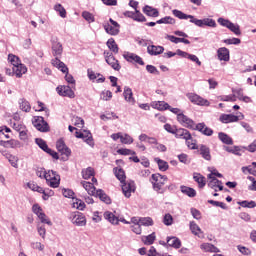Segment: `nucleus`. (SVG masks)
Listing matches in <instances>:
<instances>
[{"label": "nucleus", "instance_id": "f257e3e1", "mask_svg": "<svg viewBox=\"0 0 256 256\" xmlns=\"http://www.w3.org/2000/svg\"><path fill=\"white\" fill-rule=\"evenodd\" d=\"M173 16L177 17L178 19H190V23H194V25H196L197 27H203L204 25H206L207 27H216L217 23L215 22V20L213 19H204V20H199L197 18H195V16L193 15H187L183 12H181V10H173L172 11Z\"/></svg>", "mask_w": 256, "mask_h": 256}, {"label": "nucleus", "instance_id": "f03ea898", "mask_svg": "<svg viewBox=\"0 0 256 256\" xmlns=\"http://www.w3.org/2000/svg\"><path fill=\"white\" fill-rule=\"evenodd\" d=\"M150 183L152 184L154 191L163 195L166 191L165 183H167V176H163L159 173L152 174Z\"/></svg>", "mask_w": 256, "mask_h": 256}, {"label": "nucleus", "instance_id": "7ed1b4c3", "mask_svg": "<svg viewBox=\"0 0 256 256\" xmlns=\"http://www.w3.org/2000/svg\"><path fill=\"white\" fill-rule=\"evenodd\" d=\"M46 183L48 187H52V189H57V187L61 185V176H59L57 172L49 170L48 176H46Z\"/></svg>", "mask_w": 256, "mask_h": 256}, {"label": "nucleus", "instance_id": "20e7f679", "mask_svg": "<svg viewBox=\"0 0 256 256\" xmlns=\"http://www.w3.org/2000/svg\"><path fill=\"white\" fill-rule=\"evenodd\" d=\"M218 23L222 27H226L229 29L234 35H241V28L238 24H234L233 22L225 19V18H218Z\"/></svg>", "mask_w": 256, "mask_h": 256}, {"label": "nucleus", "instance_id": "39448f33", "mask_svg": "<svg viewBox=\"0 0 256 256\" xmlns=\"http://www.w3.org/2000/svg\"><path fill=\"white\" fill-rule=\"evenodd\" d=\"M186 97L194 105H200L201 107H209V105H210L209 100H207L195 93H188V94H186Z\"/></svg>", "mask_w": 256, "mask_h": 256}, {"label": "nucleus", "instance_id": "423d86ee", "mask_svg": "<svg viewBox=\"0 0 256 256\" xmlns=\"http://www.w3.org/2000/svg\"><path fill=\"white\" fill-rule=\"evenodd\" d=\"M71 222L77 227H85L87 225V218L81 212H74L70 215Z\"/></svg>", "mask_w": 256, "mask_h": 256}, {"label": "nucleus", "instance_id": "0eeeda50", "mask_svg": "<svg viewBox=\"0 0 256 256\" xmlns=\"http://www.w3.org/2000/svg\"><path fill=\"white\" fill-rule=\"evenodd\" d=\"M110 23H105L104 24V29L106 31V33H108V35H119V29L121 28V26L119 25V23H117V21L113 20V18L109 19Z\"/></svg>", "mask_w": 256, "mask_h": 256}, {"label": "nucleus", "instance_id": "6e6552de", "mask_svg": "<svg viewBox=\"0 0 256 256\" xmlns=\"http://www.w3.org/2000/svg\"><path fill=\"white\" fill-rule=\"evenodd\" d=\"M104 57H105L106 63H108V65L112 69H114V71H121V64H119V60H117L115 58L113 53L105 51L104 52Z\"/></svg>", "mask_w": 256, "mask_h": 256}, {"label": "nucleus", "instance_id": "1a4fd4ad", "mask_svg": "<svg viewBox=\"0 0 256 256\" xmlns=\"http://www.w3.org/2000/svg\"><path fill=\"white\" fill-rule=\"evenodd\" d=\"M32 211L35 215H37L41 223H46V225H52L51 220L47 218V215L45 214V212H43V208H41L39 204H34L32 206Z\"/></svg>", "mask_w": 256, "mask_h": 256}, {"label": "nucleus", "instance_id": "9d476101", "mask_svg": "<svg viewBox=\"0 0 256 256\" xmlns=\"http://www.w3.org/2000/svg\"><path fill=\"white\" fill-rule=\"evenodd\" d=\"M33 125L38 131H41L42 133H47V131H49V124H47L45 119L41 116L34 117Z\"/></svg>", "mask_w": 256, "mask_h": 256}, {"label": "nucleus", "instance_id": "9b49d317", "mask_svg": "<svg viewBox=\"0 0 256 256\" xmlns=\"http://www.w3.org/2000/svg\"><path fill=\"white\" fill-rule=\"evenodd\" d=\"M177 121L180 123V125H182V127H186L187 129H195V122L183 113H179L177 115Z\"/></svg>", "mask_w": 256, "mask_h": 256}, {"label": "nucleus", "instance_id": "f8f14e48", "mask_svg": "<svg viewBox=\"0 0 256 256\" xmlns=\"http://www.w3.org/2000/svg\"><path fill=\"white\" fill-rule=\"evenodd\" d=\"M56 91L60 97H68L69 99H75V92L71 87L66 85H60L56 88Z\"/></svg>", "mask_w": 256, "mask_h": 256}, {"label": "nucleus", "instance_id": "ddd939ff", "mask_svg": "<svg viewBox=\"0 0 256 256\" xmlns=\"http://www.w3.org/2000/svg\"><path fill=\"white\" fill-rule=\"evenodd\" d=\"M56 149L59 153H61V155L65 156L64 159H69V157L71 156V149H69V147H67V145L65 144V141H63V139H59L56 142Z\"/></svg>", "mask_w": 256, "mask_h": 256}, {"label": "nucleus", "instance_id": "4468645a", "mask_svg": "<svg viewBox=\"0 0 256 256\" xmlns=\"http://www.w3.org/2000/svg\"><path fill=\"white\" fill-rule=\"evenodd\" d=\"M135 182L134 181H128L122 183V193L127 198L131 197V193H135Z\"/></svg>", "mask_w": 256, "mask_h": 256}, {"label": "nucleus", "instance_id": "2eb2a0df", "mask_svg": "<svg viewBox=\"0 0 256 256\" xmlns=\"http://www.w3.org/2000/svg\"><path fill=\"white\" fill-rule=\"evenodd\" d=\"M208 179H210L208 182V187H210V189H214V191H217V189L223 191V182H221V180L215 178L213 174H209Z\"/></svg>", "mask_w": 256, "mask_h": 256}, {"label": "nucleus", "instance_id": "dca6fc26", "mask_svg": "<svg viewBox=\"0 0 256 256\" xmlns=\"http://www.w3.org/2000/svg\"><path fill=\"white\" fill-rule=\"evenodd\" d=\"M124 59L128 61L129 63H138V65H145V62L143 61V58H141L139 55L134 53H126L123 55Z\"/></svg>", "mask_w": 256, "mask_h": 256}, {"label": "nucleus", "instance_id": "f3484780", "mask_svg": "<svg viewBox=\"0 0 256 256\" xmlns=\"http://www.w3.org/2000/svg\"><path fill=\"white\" fill-rule=\"evenodd\" d=\"M196 128L197 131H199L200 133H202V135H206V137H211V135H213V129L207 127V125L205 123H199L196 126H194Z\"/></svg>", "mask_w": 256, "mask_h": 256}, {"label": "nucleus", "instance_id": "a211bd4d", "mask_svg": "<svg viewBox=\"0 0 256 256\" xmlns=\"http://www.w3.org/2000/svg\"><path fill=\"white\" fill-rule=\"evenodd\" d=\"M2 155L3 157H5V159L9 161L10 165H12L15 169L19 167V158L17 156L12 155L8 151L2 152Z\"/></svg>", "mask_w": 256, "mask_h": 256}, {"label": "nucleus", "instance_id": "6ab92c4d", "mask_svg": "<svg viewBox=\"0 0 256 256\" xmlns=\"http://www.w3.org/2000/svg\"><path fill=\"white\" fill-rule=\"evenodd\" d=\"M219 121L221 123H237L239 121V116H235L233 114H222L219 117Z\"/></svg>", "mask_w": 256, "mask_h": 256}, {"label": "nucleus", "instance_id": "aec40b11", "mask_svg": "<svg viewBox=\"0 0 256 256\" xmlns=\"http://www.w3.org/2000/svg\"><path fill=\"white\" fill-rule=\"evenodd\" d=\"M52 53L54 57H59L63 53V45L57 39L52 40Z\"/></svg>", "mask_w": 256, "mask_h": 256}, {"label": "nucleus", "instance_id": "412c9836", "mask_svg": "<svg viewBox=\"0 0 256 256\" xmlns=\"http://www.w3.org/2000/svg\"><path fill=\"white\" fill-rule=\"evenodd\" d=\"M151 107L153 109H157L158 111H167V109H171L169 103L165 101H153L151 102Z\"/></svg>", "mask_w": 256, "mask_h": 256}, {"label": "nucleus", "instance_id": "4be33fe9", "mask_svg": "<svg viewBox=\"0 0 256 256\" xmlns=\"http://www.w3.org/2000/svg\"><path fill=\"white\" fill-rule=\"evenodd\" d=\"M81 185L85 189V191H87L88 195H92V196L97 195V188H95V185L93 183L82 181Z\"/></svg>", "mask_w": 256, "mask_h": 256}, {"label": "nucleus", "instance_id": "5701e85b", "mask_svg": "<svg viewBox=\"0 0 256 256\" xmlns=\"http://www.w3.org/2000/svg\"><path fill=\"white\" fill-rule=\"evenodd\" d=\"M174 135H175L176 139L186 140V139L191 138V132H189V130L184 129V128H177Z\"/></svg>", "mask_w": 256, "mask_h": 256}, {"label": "nucleus", "instance_id": "b1692460", "mask_svg": "<svg viewBox=\"0 0 256 256\" xmlns=\"http://www.w3.org/2000/svg\"><path fill=\"white\" fill-rule=\"evenodd\" d=\"M12 70H13V74L18 79H20V77H23V75L27 73V66H25L24 64H19L18 66H14Z\"/></svg>", "mask_w": 256, "mask_h": 256}, {"label": "nucleus", "instance_id": "393cba45", "mask_svg": "<svg viewBox=\"0 0 256 256\" xmlns=\"http://www.w3.org/2000/svg\"><path fill=\"white\" fill-rule=\"evenodd\" d=\"M123 95L127 103H130V105H135V98L133 97V90H131V88L125 87Z\"/></svg>", "mask_w": 256, "mask_h": 256}, {"label": "nucleus", "instance_id": "a878e982", "mask_svg": "<svg viewBox=\"0 0 256 256\" xmlns=\"http://www.w3.org/2000/svg\"><path fill=\"white\" fill-rule=\"evenodd\" d=\"M53 67H56L57 69L61 70L62 73H69V68L65 63L61 62L59 58H55L52 60Z\"/></svg>", "mask_w": 256, "mask_h": 256}, {"label": "nucleus", "instance_id": "bb28decb", "mask_svg": "<svg viewBox=\"0 0 256 256\" xmlns=\"http://www.w3.org/2000/svg\"><path fill=\"white\" fill-rule=\"evenodd\" d=\"M163 51H165V48L163 46L149 45L147 47V53L149 55H161Z\"/></svg>", "mask_w": 256, "mask_h": 256}, {"label": "nucleus", "instance_id": "cd10ccee", "mask_svg": "<svg viewBox=\"0 0 256 256\" xmlns=\"http://www.w3.org/2000/svg\"><path fill=\"white\" fill-rule=\"evenodd\" d=\"M217 55L220 61H229V49L226 47L219 48L217 50Z\"/></svg>", "mask_w": 256, "mask_h": 256}, {"label": "nucleus", "instance_id": "c85d7f7f", "mask_svg": "<svg viewBox=\"0 0 256 256\" xmlns=\"http://www.w3.org/2000/svg\"><path fill=\"white\" fill-rule=\"evenodd\" d=\"M200 155H202L203 159L206 161H211V149L207 145H201L200 146Z\"/></svg>", "mask_w": 256, "mask_h": 256}, {"label": "nucleus", "instance_id": "c756f323", "mask_svg": "<svg viewBox=\"0 0 256 256\" xmlns=\"http://www.w3.org/2000/svg\"><path fill=\"white\" fill-rule=\"evenodd\" d=\"M200 248L202 251H206V253H219V248L211 243H203Z\"/></svg>", "mask_w": 256, "mask_h": 256}, {"label": "nucleus", "instance_id": "7c9ffc66", "mask_svg": "<svg viewBox=\"0 0 256 256\" xmlns=\"http://www.w3.org/2000/svg\"><path fill=\"white\" fill-rule=\"evenodd\" d=\"M115 177L120 181V183H125V179H127V176L125 175V170L123 168H114L113 169Z\"/></svg>", "mask_w": 256, "mask_h": 256}, {"label": "nucleus", "instance_id": "2f4dec72", "mask_svg": "<svg viewBox=\"0 0 256 256\" xmlns=\"http://www.w3.org/2000/svg\"><path fill=\"white\" fill-rule=\"evenodd\" d=\"M143 13L148 17H157L159 15V10H157V8L146 5L143 8Z\"/></svg>", "mask_w": 256, "mask_h": 256}, {"label": "nucleus", "instance_id": "473e14b6", "mask_svg": "<svg viewBox=\"0 0 256 256\" xmlns=\"http://www.w3.org/2000/svg\"><path fill=\"white\" fill-rule=\"evenodd\" d=\"M180 191L187 197H197V191L195 189L188 186H180Z\"/></svg>", "mask_w": 256, "mask_h": 256}, {"label": "nucleus", "instance_id": "72a5a7b5", "mask_svg": "<svg viewBox=\"0 0 256 256\" xmlns=\"http://www.w3.org/2000/svg\"><path fill=\"white\" fill-rule=\"evenodd\" d=\"M218 139L225 145H233V138L228 136L225 132H219Z\"/></svg>", "mask_w": 256, "mask_h": 256}, {"label": "nucleus", "instance_id": "f704fd0d", "mask_svg": "<svg viewBox=\"0 0 256 256\" xmlns=\"http://www.w3.org/2000/svg\"><path fill=\"white\" fill-rule=\"evenodd\" d=\"M96 197H99L100 201H103L106 205H111V198L103 190H96Z\"/></svg>", "mask_w": 256, "mask_h": 256}, {"label": "nucleus", "instance_id": "c9c22d12", "mask_svg": "<svg viewBox=\"0 0 256 256\" xmlns=\"http://www.w3.org/2000/svg\"><path fill=\"white\" fill-rule=\"evenodd\" d=\"M106 45H107L108 49H110V51H112V53H115V55H117V53H119V46L117 45V42H115V39H113V38L108 39Z\"/></svg>", "mask_w": 256, "mask_h": 256}, {"label": "nucleus", "instance_id": "e433bc0d", "mask_svg": "<svg viewBox=\"0 0 256 256\" xmlns=\"http://www.w3.org/2000/svg\"><path fill=\"white\" fill-rule=\"evenodd\" d=\"M167 244L169 245V247L179 249L181 247V240L177 237H168Z\"/></svg>", "mask_w": 256, "mask_h": 256}, {"label": "nucleus", "instance_id": "4c0bfd02", "mask_svg": "<svg viewBox=\"0 0 256 256\" xmlns=\"http://www.w3.org/2000/svg\"><path fill=\"white\" fill-rule=\"evenodd\" d=\"M104 218L109 221V223H112V225H117L119 223V218L115 216L112 212H105Z\"/></svg>", "mask_w": 256, "mask_h": 256}, {"label": "nucleus", "instance_id": "58836bf2", "mask_svg": "<svg viewBox=\"0 0 256 256\" xmlns=\"http://www.w3.org/2000/svg\"><path fill=\"white\" fill-rule=\"evenodd\" d=\"M190 231L193 233V235L203 237V231H201V228L195 222L190 223Z\"/></svg>", "mask_w": 256, "mask_h": 256}, {"label": "nucleus", "instance_id": "ea45409f", "mask_svg": "<svg viewBox=\"0 0 256 256\" xmlns=\"http://www.w3.org/2000/svg\"><path fill=\"white\" fill-rule=\"evenodd\" d=\"M158 25L165 24V25H175V19L171 16H166L161 18L160 20L156 21Z\"/></svg>", "mask_w": 256, "mask_h": 256}, {"label": "nucleus", "instance_id": "a19ab883", "mask_svg": "<svg viewBox=\"0 0 256 256\" xmlns=\"http://www.w3.org/2000/svg\"><path fill=\"white\" fill-rule=\"evenodd\" d=\"M8 61L13 65V67H17L19 65H22L21 59H19L18 56H15L14 54H9L8 55Z\"/></svg>", "mask_w": 256, "mask_h": 256}, {"label": "nucleus", "instance_id": "79ce46f5", "mask_svg": "<svg viewBox=\"0 0 256 256\" xmlns=\"http://www.w3.org/2000/svg\"><path fill=\"white\" fill-rule=\"evenodd\" d=\"M95 176V169L92 167H88L85 170H82V177L83 179H91V177Z\"/></svg>", "mask_w": 256, "mask_h": 256}, {"label": "nucleus", "instance_id": "37998d69", "mask_svg": "<svg viewBox=\"0 0 256 256\" xmlns=\"http://www.w3.org/2000/svg\"><path fill=\"white\" fill-rule=\"evenodd\" d=\"M35 143L38 145V147H40V149H42V151H45V153H47V151H50V148L45 140L41 138H36Z\"/></svg>", "mask_w": 256, "mask_h": 256}, {"label": "nucleus", "instance_id": "c03bdc74", "mask_svg": "<svg viewBox=\"0 0 256 256\" xmlns=\"http://www.w3.org/2000/svg\"><path fill=\"white\" fill-rule=\"evenodd\" d=\"M19 105H20V109L22 111H25V113H29V111H31V104H29V101L25 99H20Z\"/></svg>", "mask_w": 256, "mask_h": 256}, {"label": "nucleus", "instance_id": "a18cd8bd", "mask_svg": "<svg viewBox=\"0 0 256 256\" xmlns=\"http://www.w3.org/2000/svg\"><path fill=\"white\" fill-rule=\"evenodd\" d=\"M82 133L83 137H80V139H83V141H85V143L88 145H93V136L91 135V132L84 130Z\"/></svg>", "mask_w": 256, "mask_h": 256}, {"label": "nucleus", "instance_id": "49530a36", "mask_svg": "<svg viewBox=\"0 0 256 256\" xmlns=\"http://www.w3.org/2000/svg\"><path fill=\"white\" fill-rule=\"evenodd\" d=\"M155 239H156L155 233L142 237V241L144 245H153V243H155Z\"/></svg>", "mask_w": 256, "mask_h": 256}, {"label": "nucleus", "instance_id": "de8ad7c7", "mask_svg": "<svg viewBox=\"0 0 256 256\" xmlns=\"http://www.w3.org/2000/svg\"><path fill=\"white\" fill-rule=\"evenodd\" d=\"M238 205H240V207H244L247 209H255L256 202L253 200L252 201L244 200V201L238 202Z\"/></svg>", "mask_w": 256, "mask_h": 256}, {"label": "nucleus", "instance_id": "09e8293b", "mask_svg": "<svg viewBox=\"0 0 256 256\" xmlns=\"http://www.w3.org/2000/svg\"><path fill=\"white\" fill-rule=\"evenodd\" d=\"M72 122L73 125H75V127H78L79 129H83V127H85V120H83L81 117L74 116Z\"/></svg>", "mask_w": 256, "mask_h": 256}, {"label": "nucleus", "instance_id": "8fccbe9b", "mask_svg": "<svg viewBox=\"0 0 256 256\" xmlns=\"http://www.w3.org/2000/svg\"><path fill=\"white\" fill-rule=\"evenodd\" d=\"M194 181L198 183L200 189H203V187L206 185L205 177L201 174L194 175Z\"/></svg>", "mask_w": 256, "mask_h": 256}, {"label": "nucleus", "instance_id": "3c124183", "mask_svg": "<svg viewBox=\"0 0 256 256\" xmlns=\"http://www.w3.org/2000/svg\"><path fill=\"white\" fill-rule=\"evenodd\" d=\"M185 141L188 149H192V150L199 149V147H197V141L193 139V136H191V134H190V138H187Z\"/></svg>", "mask_w": 256, "mask_h": 256}, {"label": "nucleus", "instance_id": "603ef678", "mask_svg": "<svg viewBox=\"0 0 256 256\" xmlns=\"http://www.w3.org/2000/svg\"><path fill=\"white\" fill-rule=\"evenodd\" d=\"M155 161L157 162L160 171H167V169H169V164L165 160L155 158Z\"/></svg>", "mask_w": 256, "mask_h": 256}, {"label": "nucleus", "instance_id": "864d4df0", "mask_svg": "<svg viewBox=\"0 0 256 256\" xmlns=\"http://www.w3.org/2000/svg\"><path fill=\"white\" fill-rule=\"evenodd\" d=\"M153 224V218L151 217L140 218V225H143L144 227H152Z\"/></svg>", "mask_w": 256, "mask_h": 256}, {"label": "nucleus", "instance_id": "5fc2aeb1", "mask_svg": "<svg viewBox=\"0 0 256 256\" xmlns=\"http://www.w3.org/2000/svg\"><path fill=\"white\" fill-rule=\"evenodd\" d=\"M27 187L31 189V191H36L37 193L43 192V187L37 185L35 182H28Z\"/></svg>", "mask_w": 256, "mask_h": 256}, {"label": "nucleus", "instance_id": "6e6d98bb", "mask_svg": "<svg viewBox=\"0 0 256 256\" xmlns=\"http://www.w3.org/2000/svg\"><path fill=\"white\" fill-rule=\"evenodd\" d=\"M54 9H55V11H58L60 17H62L63 19H65V17H67V11L61 4H56L54 6Z\"/></svg>", "mask_w": 256, "mask_h": 256}, {"label": "nucleus", "instance_id": "4d7b16f0", "mask_svg": "<svg viewBox=\"0 0 256 256\" xmlns=\"http://www.w3.org/2000/svg\"><path fill=\"white\" fill-rule=\"evenodd\" d=\"M120 142L124 145H131V143H133V138L129 134H122Z\"/></svg>", "mask_w": 256, "mask_h": 256}, {"label": "nucleus", "instance_id": "13d9d810", "mask_svg": "<svg viewBox=\"0 0 256 256\" xmlns=\"http://www.w3.org/2000/svg\"><path fill=\"white\" fill-rule=\"evenodd\" d=\"M134 21H138L140 23H145V21H147V18H145V16L143 14H141L139 12V10H136L134 12V18H133Z\"/></svg>", "mask_w": 256, "mask_h": 256}, {"label": "nucleus", "instance_id": "bf43d9fd", "mask_svg": "<svg viewBox=\"0 0 256 256\" xmlns=\"http://www.w3.org/2000/svg\"><path fill=\"white\" fill-rule=\"evenodd\" d=\"M112 98H113V93L109 90L103 91L100 94V99H102V101H110Z\"/></svg>", "mask_w": 256, "mask_h": 256}, {"label": "nucleus", "instance_id": "052dcab7", "mask_svg": "<svg viewBox=\"0 0 256 256\" xmlns=\"http://www.w3.org/2000/svg\"><path fill=\"white\" fill-rule=\"evenodd\" d=\"M118 155H137V153L131 149L120 148L117 150Z\"/></svg>", "mask_w": 256, "mask_h": 256}, {"label": "nucleus", "instance_id": "680f3d73", "mask_svg": "<svg viewBox=\"0 0 256 256\" xmlns=\"http://www.w3.org/2000/svg\"><path fill=\"white\" fill-rule=\"evenodd\" d=\"M82 17L83 19H85V21H88V23H93L95 21V16H93V14H91V12L88 11H84L82 13Z\"/></svg>", "mask_w": 256, "mask_h": 256}, {"label": "nucleus", "instance_id": "e2e57ef3", "mask_svg": "<svg viewBox=\"0 0 256 256\" xmlns=\"http://www.w3.org/2000/svg\"><path fill=\"white\" fill-rule=\"evenodd\" d=\"M36 175L37 177H39L40 179H46L47 180V176H49V172L45 171L44 168H39L36 171Z\"/></svg>", "mask_w": 256, "mask_h": 256}, {"label": "nucleus", "instance_id": "0e129e2a", "mask_svg": "<svg viewBox=\"0 0 256 256\" xmlns=\"http://www.w3.org/2000/svg\"><path fill=\"white\" fill-rule=\"evenodd\" d=\"M163 223L167 227H169L170 225H173V216L171 214H169V213L165 214L164 218H163Z\"/></svg>", "mask_w": 256, "mask_h": 256}, {"label": "nucleus", "instance_id": "69168bd1", "mask_svg": "<svg viewBox=\"0 0 256 256\" xmlns=\"http://www.w3.org/2000/svg\"><path fill=\"white\" fill-rule=\"evenodd\" d=\"M164 129H165V131H167V133H171L172 135H175L178 128L175 125L165 124Z\"/></svg>", "mask_w": 256, "mask_h": 256}, {"label": "nucleus", "instance_id": "338daca9", "mask_svg": "<svg viewBox=\"0 0 256 256\" xmlns=\"http://www.w3.org/2000/svg\"><path fill=\"white\" fill-rule=\"evenodd\" d=\"M208 203L210 205H213L214 207H220L221 209H227V204L215 200H208Z\"/></svg>", "mask_w": 256, "mask_h": 256}, {"label": "nucleus", "instance_id": "774afa93", "mask_svg": "<svg viewBox=\"0 0 256 256\" xmlns=\"http://www.w3.org/2000/svg\"><path fill=\"white\" fill-rule=\"evenodd\" d=\"M237 249L240 253H242V255H251V249L245 246L238 245Z\"/></svg>", "mask_w": 256, "mask_h": 256}]
</instances>
